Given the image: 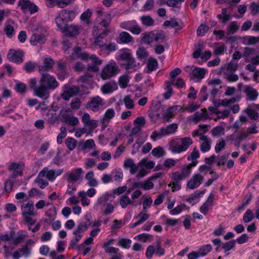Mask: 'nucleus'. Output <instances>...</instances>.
<instances>
[{
	"mask_svg": "<svg viewBox=\"0 0 259 259\" xmlns=\"http://www.w3.org/2000/svg\"><path fill=\"white\" fill-rule=\"evenodd\" d=\"M248 137V133L244 132H239L234 140V145L239 148L242 140Z\"/></svg>",
	"mask_w": 259,
	"mask_h": 259,
	"instance_id": "nucleus-45",
	"label": "nucleus"
},
{
	"mask_svg": "<svg viewBox=\"0 0 259 259\" xmlns=\"http://www.w3.org/2000/svg\"><path fill=\"white\" fill-rule=\"evenodd\" d=\"M160 106L159 105H155L149 108V116L152 121H156L160 116Z\"/></svg>",
	"mask_w": 259,
	"mask_h": 259,
	"instance_id": "nucleus-34",
	"label": "nucleus"
},
{
	"mask_svg": "<svg viewBox=\"0 0 259 259\" xmlns=\"http://www.w3.org/2000/svg\"><path fill=\"white\" fill-rule=\"evenodd\" d=\"M117 59L124 62L122 65L126 70L134 69L136 67L135 60L133 57L131 50L129 49L124 48L120 50Z\"/></svg>",
	"mask_w": 259,
	"mask_h": 259,
	"instance_id": "nucleus-4",
	"label": "nucleus"
},
{
	"mask_svg": "<svg viewBox=\"0 0 259 259\" xmlns=\"http://www.w3.org/2000/svg\"><path fill=\"white\" fill-rule=\"evenodd\" d=\"M24 164L22 162H10L8 165V170L10 171H13L11 178L15 179L23 174Z\"/></svg>",
	"mask_w": 259,
	"mask_h": 259,
	"instance_id": "nucleus-13",
	"label": "nucleus"
},
{
	"mask_svg": "<svg viewBox=\"0 0 259 259\" xmlns=\"http://www.w3.org/2000/svg\"><path fill=\"white\" fill-rule=\"evenodd\" d=\"M46 4L49 8H54L55 6L60 8H64L73 2V0H45Z\"/></svg>",
	"mask_w": 259,
	"mask_h": 259,
	"instance_id": "nucleus-17",
	"label": "nucleus"
},
{
	"mask_svg": "<svg viewBox=\"0 0 259 259\" xmlns=\"http://www.w3.org/2000/svg\"><path fill=\"white\" fill-rule=\"evenodd\" d=\"M206 73V70L205 69L196 67L192 70L191 75L199 82L204 77Z\"/></svg>",
	"mask_w": 259,
	"mask_h": 259,
	"instance_id": "nucleus-35",
	"label": "nucleus"
},
{
	"mask_svg": "<svg viewBox=\"0 0 259 259\" xmlns=\"http://www.w3.org/2000/svg\"><path fill=\"white\" fill-rule=\"evenodd\" d=\"M203 180L204 178L202 175L200 174H195L187 182V187L190 189H196L202 183Z\"/></svg>",
	"mask_w": 259,
	"mask_h": 259,
	"instance_id": "nucleus-16",
	"label": "nucleus"
},
{
	"mask_svg": "<svg viewBox=\"0 0 259 259\" xmlns=\"http://www.w3.org/2000/svg\"><path fill=\"white\" fill-rule=\"evenodd\" d=\"M104 105L103 99L99 96H97L91 98V100L88 104V107L94 112H97L99 110L100 107Z\"/></svg>",
	"mask_w": 259,
	"mask_h": 259,
	"instance_id": "nucleus-21",
	"label": "nucleus"
},
{
	"mask_svg": "<svg viewBox=\"0 0 259 259\" xmlns=\"http://www.w3.org/2000/svg\"><path fill=\"white\" fill-rule=\"evenodd\" d=\"M115 115V112L112 108L108 109L103 118V128H105L107 125L105 124V122H109V120L113 118Z\"/></svg>",
	"mask_w": 259,
	"mask_h": 259,
	"instance_id": "nucleus-40",
	"label": "nucleus"
},
{
	"mask_svg": "<svg viewBox=\"0 0 259 259\" xmlns=\"http://www.w3.org/2000/svg\"><path fill=\"white\" fill-rule=\"evenodd\" d=\"M178 125L177 123H174L169 124L166 127H162L159 131H154L151 135V138L154 141L157 139H160L162 137L172 134L176 132L178 129Z\"/></svg>",
	"mask_w": 259,
	"mask_h": 259,
	"instance_id": "nucleus-9",
	"label": "nucleus"
},
{
	"mask_svg": "<svg viewBox=\"0 0 259 259\" xmlns=\"http://www.w3.org/2000/svg\"><path fill=\"white\" fill-rule=\"evenodd\" d=\"M249 9L252 15H256L259 13V3H256L254 2L251 3L249 5Z\"/></svg>",
	"mask_w": 259,
	"mask_h": 259,
	"instance_id": "nucleus-64",
	"label": "nucleus"
},
{
	"mask_svg": "<svg viewBox=\"0 0 259 259\" xmlns=\"http://www.w3.org/2000/svg\"><path fill=\"white\" fill-rule=\"evenodd\" d=\"M131 240L124 238L120 239L118 242V245L126 249L129 248L131 247Z\"/></svg>",
	"mask_w": 259,
	"mask_h": 259,
	"instance_id": "nucleus-53",
	"label": "nucleus"
},
{
	"mask_svg": "<svg viewBox=\"0 0 259 259\" xmlns=\"http://www.w3.org/2000/svg\"><path fill=\"white\" fill-rule=\"evenodd\" d=\"M14 25L15 23L12 20L8 21L6 23L4 31L9 38H12L15 33Z\"/></svg>",
	"mask_w": 259,
	"mask_h": 259,
	"instance_id": "nucleus-36",
	"label": "nucleus"
},
{
	"mask_svg": "<svg viewBox=\"0 0 259 259\" xmlns=\"http://www.w3.org/2000/svg\"><path fill=\"white\" fill-rule=\"evenodd\" d=\"M80 146L83 150L92 149L95 146L94 141L93 139H89L85 142L80 143Z\"/></svg>",
	"mask_w": 259,
	"mask_h": 259,
	"instance_id": "nucleus-55",
	"label": "nucleus"
},
{
	"mask_svg": "<svg viewBox=\"0 0 259 259\" xmlns=\"http://www.w3.org/2000/svg\"><path fill=\"white\" fill-rule=\"evenodd\" d=\"M134 127L129 135L130 136H134L139 134L142 128L144 127L146 121L145 118L142 116H139L134 120Z\"/></svg>",
	"mask_w": 259,
	"mask_h": 259,
	"instance_id": "nucleus-15",
	"label": "nucleus"
},
{
	"mask_svg": "<svg viewBox=\"0 0 259 259\" xmlns=\"http://www.w3.org/2000/svg\"><path fill=\"white\" fill-rule=\"evenodd\" d=\"M182 110L183 108L180 105H175L170 107L167 110L164 115L165 120L168 122L169 118H172L175 115Z\"/></svg>",
	"mask_w": 259,
	"mask_h": 259,
	"instance_id": "nucleus-30",
	"label": "nucleus"
},
{
	"mask_svg": "<svg viewBox=\"0 0 259 259\" xmlns=\"http://www.w3.org/2000/svg\"><path fill=\"white\" fill-rule=\"evenodd\" d=\"M65 144L69 150L72 151L73 149H75L76 147V142L75 140L73 138H68L65 140Z\"/></svg>",
	"mask_w": 259,
	"mask_h": 259,
	"instance_id": "nucleus-57",
	"label": "nucleus"
},
{
	"mask_svg": "<svg viewBox=\"0 0 259 259\" xmlns=\"http://www.w3.org/2000/svg\"><path fill=\"white\" fill-rule=\"evenodd\" d=\"M214 200V194H210L207 200L203 203L202 206L200 207V211L204 215L207 214L209 209L213 205V201Z\"/></svg>",
	"mask_w": 259,
	"mask_h": 259,
	"instance_id": "nucleus-22",
	"label": "nucleus"
},
{
	"mask_svg": "<svg viewBox=\"0 0 259 259\" xmlns=\"http://www.w3.org/2000/svg\"><path fill=\"white\" fill-rule=\"evenodd\" d=\"M47 35V30L42 28L35 30L30 37V42L31 45L36 46L38 44L42 45L45 44Z\"/></svg>",
	"mask_w": 259,
	"mask_h": 259,
	"instance_id": "nucleus-8",
	"label": "nucleus"
},
{
	"mask_svg": "<svg viewBox=\"0 0 259 259\" xmlns=\"http://www.w3.org/2000/svg\"><path fill=\"white\" fill-rule=\"evenodd\" d=\"M89 56L88 53L83 52L80 48L76 47L73 49V53L70 57L72 60L80 59L83 61H88Z\"/></svg>",
	"mask_w": 259,
	"mask_h": 259,
	"instance_id": "nucleus-23",
	"label": "nucleus"
},
{
	"mask_svg": "<svg viewBox=\"0 0 259 259\" xmlns=\"http://www.w3.org/2000/svg\"><path fill=\"white\" fill-rule=\"evenodd\" d=\"M79 91V89L78 87L72 85L63 91L61 94V97L63 99L68 101L71 97L76 95Z\"/></svg>",
	"mask_w": 259,
	"mask_h": 259,
	"instance_id": "nucleus-27",
	"label": "nucleus"
},
{
	"mask_svg": "<svg viewBox=\"0 0 259 259\" xmlns=\"http://www.w3.org/2000/svg\"><path fill=\"white\" fill-rule=\"evenodd\" d=\"M39 80V85L36 88V96L47 99L49 96V90H55L59 87V82L56 78L48 73H42Z\"/></svg>",
	"mask_w": 259,
	"mask_h": 259,
	"instance_id": "nucleus-1",
	"label": "nucleus"
},
{
	"mask_svg": "<svg viewBox=\"0 0 259 259\" xmlns=\"http://www.w3.org/2000/svg\"><path fill=\"white\" fill-rule=\"evenodd\" d=\"M129 77L127 74L121 75L119 78V85L121 88H125L129 82Z\"/></svg>",
	"mask_w": 259,
	"mask_h": 259,
	"instance_id": "nucleus-54",
	"label": "nucleus"
},
{
	"mask_svg": "<svg viewBox=\"0 0 259 259\" xmlns=\"http://www.w3.org/2000/svg\"><path fill=\"white\" fill-rule=\"evenodd\" d=\"M85 219V221L80 222L74 230L73 234L81 233L87 230L89 227H91L90 216L87 215Z\"/></svg>",
	"mask_w": 259,
	"mask_h": 259,
	"instance_id": "nucleus-29",
	"label": "nucleus"
},
{
	"mask_svg": "<svg viewBox=\"0 0 259 259\" xmlns=\"http://www.w3.org/2000/svg\"><path fill=\"white\" fill-rule=\"evenodd\" d=\"M132 201L129 197L126 195H122L120 199V204L122 208H125L127 205L131 203Z\"/></svg>",
	"mask_w": 259,
	"mask_h": 259,
	"instance_id": "nucleus-63",
	"label": "nucleus"
},
{
	"mask_svg": "<svg viewBox=\"0 0 259 259\" xmlns=\"http://www.w3.org/2000/svg\"><path fill=\"white\" fill-rule=\"evenodd\" d=\"M55 64V62L52 58H45L43 60V65L38 66L39 72L47 73L46 72L52 70Z\"/></svg>",
	"mask_w": 259,
	"mask_h": 259,
	"instance_id": "nucleus-18",
	"label": "nucleus"
},
{
	"mask_svg": "<svg viewBox=\"0 0 259 259\" xmlns=\"http://www.w3.org/2000/svg\"><path fill=\"white\" fill-rule=\"evenodd\" d=\"M165 83L166 85L165 88L166 92L163 94V97L164 99L167 100L170 98L173 93V90L171 86L172 84L174 83V80L166 81Z\"/></svg>",
	"mask_w": 259,
	"mask_h": 259,
	"instance_id": "nucleus-43",
	"label": "nucleus"
},
{
	"mask_svg": "<svg viewBox=\"0 0 259 259\" xmlns=\"http://www.w3.org/2000/svg\"><path fill=\"white\" fill-rule=\"evenodd\" d=\"M89 60H91L92 63L88 64V70L94 72H97L99 69V66L102 64V60L95 55H90Z\"/></svg>",
	"mask_w": 259,
	"mask_h": 259,
	"instance_id": "nucleus-19",
	"label": "nucleus"
},
{
	"mask_svg": "<svg viewBox=\"0 0 259 259\" xmlns=\"http://www.w3.org/2000/svg\"><path fill=\"white\" fill-rule=\"evenodd\" d=\"M135 219H137V221L131 224L130 225L131 228H134L144 223L146 221V212L144 211H142L137 217H135Z\"/></svg>",
	"mask_w": 259,
	"mask_h": 259,
	"instance_id": "nucleus-47",
	"label": "nucleus"
},
{
	"mask_svg": "<svg viewBox=\"0 0 259 259\" xmlns=\"http://www.w3.org/2000/svg\"><path fill=\"white\" fill-rule=\"evenodd\" d=\"M208 117L207 110L205 108L202 109L201 112H196L193 116L192 119L195 122L204 121Z\"/></svg>",
	"mask_w": 259,
	"mask_h": 259,
	"instance_id": "nucleus-33",
	"label": "nucleus"
},
{
	"mask_svg": "<svg viewBox=\"0 0 259 259\" xmlns=\"http://www.w3.org/2000/svg\"><path fill=\"white\" fill-rule=\"evenodd\" d=\"M41 171H45L44 177L46 176L50 181H53L56 178V172L54 170H49L48 167H45Z\"/></svg>",
	"mask_w": 259,
	"mask_h": 259,
	"instance_id": "nucleus-50",
	"label": "nucleus"
},
{
	"mask_svg": "<svg viewBox=\"0 0 259 259\" xmlns=\"http://www.w3.org/2000/svg\"><path fill=\"white\" fill-rule=\"evenodd\" d=\"M209 27L205 24H201L197 29V34L198 36H203L208 31Z\"/></svg>",
	"mask_w": 259,
	"mask_h": 259,
	"instance_id": "nucleus-62",
	"label": "nucleus"
},
{
	"mask_svg": "<svg viewBox=\"0 0 259 259\" xmlns=\"http://www.w3.org/2000/svg\"><path fill=\"white\" fill-rule=\"evenodd\" d=\"M83 170L81 168H77L71 172L67 173V180L69 183H74L81 179Z\"/></svg>",
	"mask_w": 259,
	"mask_h": 259,
	"instance_id": "nucleus-20",
	"label": "nucleus"
},
{
	"mask_svg": "<svg viewBox=\"0 0 259 259\" xmlns=\"http://www.w3.org/2000/svg\"><path fill=\"white\" fill-rule=\"evenodd\" d=\"M119 26L135 34H139L142 32L141 28L135 20L122 22L120 23Z\"/></svg>",
	"mask_w": 259,
	"mask_h": 259,
	"instance_id": "nucleus-10",
	"label": "nucleus"
},
{
	"mask_svg": "<svg viewBox=\"0 0 259 259\" xmlns=\"http://www.w3.org/2000/svg\"><path fill=\"white\" fill-rule=\"evenodd\" d=\"M109 32V30H106L102 32L96 37L95 41V45L96 46L101 48L103 49H104L106 43L103 41V39L106 35H107Z\"/></svg>",
	"mask_w": 259,
	"mask_h": 259,
	"instance_id": "nucleus-42",
	"label": "nucleus"
},
{
	"mask_svg": "<svg viewBox=\"0 0 259 259\" xmlns=\"http://www.w3.org/2000/svg\"><path fill=\"white\" fill-rule=\"evenodd\" d=\"M165 38V35L162 30L152 31L147 34V44L155 41L156 42H162Z\"/></svg>",
	"mask_w": 259,
	"mask_h": 259,
	"instance_id": "nucleus-14",
	"label": "nucleus"
},
{
	"mask_svg": "<svg viewBox=\"0 0 259 259\" xmlns=\"http://www.w3.org/2000/svg\"><path fill=\"white\" fill-rule=\"evenodd\" d=\"M45 172V171H40L35 180V182L41 189H44L49 185L48 182L46 180L42 179L44 177Z\"/></svg>",
	"mask_w": 259,
	"mask_h": 259,
	"instance_id": "nucleus-38",
	"label": "nucleus"
},
{
	"mask_svg": "<svg viewBox=\"0 0 259 259\" xmlns=\"http://www.w3.org/2000/svg\"><path fill=\"white\" fill-rule=\"evenodd\" d=\"M190 176V170L187 167L181 168L180 171L171 173V180L174 183H180Z\"/></svg>",
	"mask_w": 259,
	"mask_h": 259,
	"instance_id": "nucleus-11",
	"label": "nucleus"
},
{
	"mask_svg": "<svg viewBox=\"0 0 259 259\" xmlns=\"http://www.w3.org/2000/svg\"><path fill=\"white\" fill-rule=\"evenodd\" d=\"M181 23V21L174 18L171 19L170 20L165 21L163 23V25L166 27H171L172 28H177L180 26V24Z\"/></svg>",
	"mask_w": 259,
	"mask_h": 259,
	"instance_id": "nucleus-48",
	"label": "nucleus"
},
{
	"mask_svg": "<svg viewBox=\"0 0 259 259\" xmlns=\"http://www.w3.org/2000/svg\"><path fill=\"white\" fill-rule=\"evenodd\" d=\"M80 27L74 24L65 26L62 30L66 35L74 36L80 32Z\"/></svg>",
	"mask_w": 259,
	"mask_h": 259,
	"instance_id": "nucleus-25",
	"label": "nucleus"
},
{
	"mask_svg": "<svg viewBox=\"0 0 259 259\" xmlns=\"http://www.w3.org/2000/svg\"><path fill=\"white\" fill-rule=\"evenodd\" d=\"M24 53L21 51H15L11 50L8 54L9 60L13 62L20 63L23 62V57Z\"/></svg>",
	"mask_w": 259,
	"mask_h": 259,
	"instance_id": "nucleus-24",
	"label": "nucleus"
},
{
	"mask_svg": "<svg viewBox=\"0 0 259 259\" xmlns=\"http://www.w3.org/2000/svg\"><path fill=\"white\" fill-rule=\"evenodd\" d=\"M55 72L60 80H64L68 76L67 64L62 60L57 61L56 63Z\"/></svg>",
	"mask_w": 259,
	"mask_h": 259,
	"instance_id": "nucleus-12",
	"label": "nucleus"
},
{
	"mask_svg": "<svg viewBox=\"0 0 259 259\" xmlns=\"http://www.w3.org/2000/svg\"><path fill=\"white\" fill-rule=\"evenodd\" d=\"M122 104H124L126 109L128 110L132 109L135 107V103L131 95H127L123 97Z\"/></svg>",
	"mask_w": 259,
	"mask_h": 259,
	"instance_id": "nucleus-46",
	"label": "nucleus"
},
{
	"mask_svg": "<svg viewBox=\"0 0 259 259\" xmlns=\"http://www.w3.org/2000/svg\"><path fill=\"white\" fill-rule=\"evenodd\" d=\"M120 70L114 61H111L106 64L101 72V77L103 80L109 79L116 75Z\"/></svg>",
	"mask_w": 259,
	"mask_h": 259,
	"instance_id": "nucleus-7",
	"label": "nucleus"
},
{
	"mask_svg": "<svg viewBox=\"0 0 259 259\" xmlns=\"http://www.w3.org/2000/svg\"><path fill=\"white\" fill-rule=\"evenodd\" d=\"M244 92L246 94V100L250 101H255L259 95L257 91L250 85L245 87Z\"/></svg>",
	"mask_w": 259,
	"mask_h": 259,
	"instance_id": "nucleus-26",
	"label": "nucleus"
},
{
	"mask_svg": "<svg viewBox=\"0 0 259 259\" xmlns=\"http://www.w3.org/2000/svg\"><path fill=\"white\" fill-rule=\"evenodd\" d=\"M158 67V62L156 59L150 57L147 62V73H150L156 70Z\"/></svg>",
	"mask_w": 259,
	"mask_h": 259,
	"instance_id": "nucleus-41",
	"label": "nucleus"
},
{
	"mask_svg": "<svg viewBox=\"0 0 259 259\" xmlns=\"http://www.w3.org/2000/svg\"><path fill=\"white\" fill-rule=\"evenodd\" d=\"M212 250V246L210 244H206L202 246L198 250L200 256H204L207 255Z\"/></svg>",
	"mask_w": 259,
	"mask_h": 259,
	"instance_id": "nucleus-51",
	"label": "nucleus"
},
{
	"mask_svg": "<svg viewBox=\"0 0 259 259\" xmlns=\"http://www.w3.org/2000/svg\"><path fill=\"white\" fill-rule=\"evenodd\" d=\"M82 122L85 126L90 129L93 130L98 126V121L91 120L89 114L84 113L82 117Z\"/></svg>",
	"mask_w": 259,
	"mask_h": 259,
	"instance_id": "nucleus-28",
	"label": "nucleus"
},
{
	"mask_svg": "<svg viewBox=\"0 0 259 259\" xmlns=\"http://www.w3.org/2000/svg\"><path fill=\"white\" fill-rule=\"evenodd\" d=\"M117 89L115 81H109L101 87V90L103 94H109Z\"/></svg>",
	"mask_w": 259,
	"mask_h": 259,
	"instance_id": "nucleus-31",
	"label": "nucleus"
},
{
	"mask_svg": "<svg viewBox=\"0 0 259 259\" xmlns=\"http://www.w3.org/2000/svg\"><path fill=\"white\" fill-rule=\"evenodd\" d=\"M204 193V191H202L199 193L192 194L189 198H187L186 201L193 205L199 202L201 195L203 194Z\"/></svg>",
	"mask_w": 259,
	"mask_h": 259,
	"instance_id": "nucleus-49",
	"label": "nucleus"
},
{
	"mask_svg": "<svg viewBox=\"0 0 259 259\" xmlns=\"http://www.w3.org/2000/svg\"><path fill=\"white\" fill-rule=\"evenodd\" d=\"M124 168H130V172L133 175L137 172L138 179L144 177L146 175V158H143L138 164H135L132 158H127L123 163Z\"/></svg>",
	"mask_w": 259,
	"mask_h": 259,
	"instance_id": "nucleus-2",
	"label": "nucleus"
},
{
	"mask_svg": "<svg viewBox=\"0 0 259 259\" xmlns=\"http://www.w3.org/2000/svg\"><path fill=\"white\" fill-rule=\"evenodd\" d=\"M120 42L123 44H128L134 41L133 36L126 31L120 32L118 36Z\"/></svg>",
	"mask_w": 259,
	"mask_h": 259,
	"instance_id": "nucleus-37",
	"label": "nucleus"
},
{
	"mask_svg": "<svg viewBox=\"0 0 259 259\" xmlns=\"http://www.w3.org/2000/svg\"><path fill=\"white\" fill-rule=\"evenodd\" d=\"M12 245H13L12 242H11L9 243V245H5L4 246V254L5 257H9L12 254V252L14 249V247Z\"/></svg>",
	"mask_w": 259,
	"mask_h": 259,
	"instance_id": "nucleus-56",
	"label": "nucleus"
},
{
	"mask_svg": "<svg viewBox=\"0 0 259 259\" xmlns=\"http://www.w3.org/2000/svg\"><path fill=\"white\" fill-rule=\"evenodd\" d=\"M17 233L18 236L12 239V242L13 245H17L21 243L28 236L27 233L23 230H19Z\"/></svg>",
	"mask_w": 259,
	"mask_h": 259,
	"instance_id": "nucleus-39",
	"label": "nucleus"
},
{
	"mask_svg": "<svg viewBox=\"0 0 259 259\" xmlns=\"http://www.w3.org/2000/svg\"><path fill=\"white\" fill-rule=\"evenodd\" d=\"M22 214L23 220L27 225H34L36 223V220L33 219V217L36 214L34 211L33 202L29 201L21 205Z\"/></svg>",
	"mask_w": 259,
	"mask_h": 259,
	"instance_id": "nucleus-5",
	"label": "nucleus"
},
{
	"mask_svg": "<svg viewBox=\"0 0 259 259\" xmlns=\"http://www.w3.org/2000/svg\"><path fill=\"white\" fill-rule=\"evenodd\" d=\"M200 140L202 142L200 145V148L202 152L208 151L210 149L211 140L205 135H201Z\"/></svg>",
	"mask_w": 259,
	"mask_h": 259,
	"instance_id": "nucleus-32",
	"label": "nucleus"
},
{
	"mask_svg": "<svg viewBox=\"0 0 259 259\" xmlns=\"http://www.w3.org/2000/svg\"><path fill=\"white\" fill-rule=\"evenodd\" d=\"M239 29V25L236 21L231 22L227 28V34H232L235 33Z\"/></svg>",
	"mask_w": 259,
	"mask_h": 259,
	"instance_id": "nucleus-52",
	"label": "nucleus"
},
{
	"mask_svg": "<svg viewBox=\"0 0 259 259\" xmlns=\"http://www.w3.org/2000/svg\"><path fill=\"white\" fill-rule=\"evenodd\" d=\"M91 15L92 11L90 9H88L81 15L80 19L89 24Z\"/></svg>",
	"mask_w": 259,
	"mask_h": 259,
	"instance_id": "nucleus-60",
	"label": "nucleus"
},
{
	"mask_svg": "<svg viewBox=\"0 0 259 259\" xmlns=\"http://www.w3.org/2000/svg\"><path fill=\"white\" fill-rule=\"evenodd\" d=\"M36 66L37 64L35 62L30 61L25 64L24 69L27 72L31 73L34 71Z\"/></svg>",
	"mask_w": 259,
	"mask_h": 259,
	"instance_id": "nucleus-59",
	"label": "nucleus"
},
{
	"mask_svg": "<svg viewBox=\"0 0 259 259\" xmlns=\"http://www.w3.org/2000/svg\"><path fill=\"white\" fill-rule=\"evenodd\" d=\"M244 112L247 114L250 119L259 120V113L251 108L250 106H248L244 110Z\"/></svg>",
	"mask_w": 259,
	"mask_h": 259,
	"instance_id": "nucleus-44",
	"label": "nucleus"
},
{
	"mask_svg": "<svg viewBox=\"0 0 259 259\" xmlns=\"http://www.w3.org/2000/svg\"><path fill=\"white\" fill-rule=\"evenodd\" d=\"M213 137H218L224 135V128L222 126H218L212 128L211 131Z\"/></svg>",
	"mask_w": 259,
	"mask_h": 259,
	"instance_id": "nucleus-61",
	"label": "nucleus"
},
{
	"mask_svg": "<svg viewBox=\"0 0 259 259\" xmlns=\"http://www.w3.org/2000/svg\"><path fill=\"white\" fill-rule=\"evenodd\" d=\"M235 240H231L229 241L223 243L222 245V248L224 249L225 252L229 251L230 250L235 247Z\"/></svg>",
	"mask_w": 259,
	"mask_h": 259,
	"instance_id": "nucleus-58",
	"label": "nucleus"
},
{
	"mask_svg": "<svg viewBox=\"0 0 259 259\" xmlns=\"http://www.w3.org/2000/svg\"><path fill=\"white\" fill-rule=\"evenodd\" d=\"M192 143L188 137L175 139L169 142V150L173 153H180L186 151Z\"/></svg>",
	"mask_w": 259,
	"mask_h": 259,
	"instance_id": "nucleus-3",
	"label": "nucleus"
},
{
	"mask_svg": "<svg viewBox=\"0 0 259 259\" xmlns=\"http://www.w3.org/2000/svg\"><path fill=\"white\" fill-rule=\"evenodd\" d=\"M75 16V13L73 10L68 9L62 10L56 18V23L57 27L60 29H62L66 25L67 23L74 19Z\"/></svg>",
	"mask_w": 259,
	"mask_h": 259,
	"instance_id": "nucleus-6",
	"label": "nucleus"
}]
</instances>
